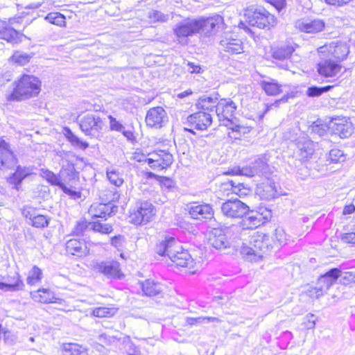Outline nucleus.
I'll return each instance as SVG.
<instances>
[{"mask_svg":"<svg viewBox=\"0 0 355 355\" xmlns=\"http://www.w3.org/2000/svg\"><path fill=\"white\" fill-rule=\"evenodd\" d=\"M65 131L66 137L72 146L81 150H85L88 148L89 144L87 141H83L78 138L71 131L69 128H66Z\"/></svg>","mask_w":355,"mask_h":355,"instance_id":"4c0bfd02","label":"nucleus"},{"mask_svg":"<svg viewBox=\"0 0 355 355\" xmlns=\"http://www.w3.org/2000/svg\"><path fill=\"white\" fill-rule=\"evenodd\" d=\"M311 132L323 136L327 132V126L324 124L318 123L317 121L314 122L310 127Z\"/></svg>","mask_w":355,"mask_h":355,"instance_id":"bf43d9fd","label":"nucleus"},{"mask_svg":"<svg viewBox=\"0 0 355 355\" xmlns=\"http://www.w3.org/2000/svg\"><path fill=\"white\" fill-rule=\"evenodd\" d=\"M187 207L189 214L193 219L207 221L214 218V210L210 204L193 202Z\"/></svg>","mask_w":355,"mask_h":355,"instance_id":"f8f14e48","label":"nucleus"},{"mask_svg":"<svg viewBox=\"0 0 355 355\" xmlns=\"http://www.w3.org/2000/svg\"><path fill=\"white\" fill-rule=\"evenodd\" d=\"M341 275V270L337 268H332L324 275H321L318 281L317 286L325 293L336 282Z\"/></svg>","mask_w":355,"mask_h":355,"instance_id":"bb28decb","label":"nucleus"},{"mask_svg":"<svg viewBox=\"0 0 355 355\" xmlns=\"http://www.w3.org/2000/svg\"><path fill=\"white\" fill-rule=\"evenodd\" d=\"M342 66L331 57L321 58L318 64V71L324 77H334L341 70Z\"/></svg>","mask_w":355,"mask_h":355,"instance_id":"f3484780","label":"nucleus"},{"mask_svg":"<svg viewBox=\"0 0 355 355\" xmlns=\"http://www.w3.org/2000/svg\"><path fill=\"white\" fill-rule=\"evenodd\" d=\"M293 51V46L289 45L282 46L273 51L272 56L276 60H286L290 58Z\"/></svg>","mask_w":355,"mask_h":355,"instance_id":"58836bf2","label":"nucleus"},{"mask_svg":"<svg viewBox=\"0 0 355 355\" xmlns=\"http://www.w3.org/2000/svg\"><path fill=\"white\" fill-rule=\"evenodd\" d=\"M224 125L232 130L234 135H230V137L235 139H239L242 135L248 134L250 131L249 127L238 124L234 121H227V123H224Z\"/></svg>","mask_w":355,"mask_h":355,"instance_id":"473e14b6","label":"nucleus"},{"mask_svg":"<svg viewBox=\"0 0 355 355\" xmlns=\"http://www.w3.org/2000/svg\"><path fill=\"white\" fill-rule=\"evenodd\" d=\"M287 234L282 227H277L275 232V239L279 242L280 245L284 244L287 241Z\"/></svg>","mask_w":355,"mask_h":355,"instance_id":"052dcab7","label":"nucleus"},{"mask_svg":"<svg viewBox=\"0 0 355 355\" xmlns=\"http://www.w3.org/2000/svg\"><path fill=\"white\" fill-rule=\"evenodd\" d=\"M12 92L7 96L8 101H21L35 96L40 92V81L33 76L24 75L13 83Z\"/></svg>","mask_w":355,"mask_h":355,"instance_id":"7ed1b4c3","label":"nucleus"},{"mask_svg":"<svg viewBox=\"0 0 355 355\" xmlns=\"http://www.w3.org/2000/svg\"><path fill=\"white\" fill-rule=\"evenodd\" d=\"M260 85L268 95L275 96L282 91V85L274 79L262 80Z\"/></svg>","mask_w":355,"mask_h":355,"instance_id":"f704fd0d","label":"nucleus"},{"mask_svg":"<svg viewBox=\"0 0 355 355\" xmlns=\"http://www.w3.org/2000/svg\"><path fill=\"white\" fill-rule=\"evenodd\" d=\"M340 279V282L343 284H348L351 282L354 281V276L350 272H343L341 271V275L338 277Z\"/></svg>","mask_w":355,"mask_h":355,"instance_id":"e2e57ef3","label":"nucleus"},{"mask_svg":"<svg viewBox=\"0 0 355 355\" xmlns=\"http://www.w3.org/2000/svg\"><path fill=\"white\" fill-rule=\"evenodd\" d=\"M245 16L248 24L259 28H270L276 24L275 16L263 8L248 9Z\"/></svg>","mask_w":355,"mask_h":355,"instance_id":"39448f33","label":"nucleus"},{"mask_svg":"<svg viewBox=\"0 0 355 355\" xmlns=\"http://www.w3.org/2000/svg\"><path fill=\"white\" fill-rule=\"evenodd\" d=\"M50 218L46 216L36 214L31 222L29 223L32 226L36 228H44L49 226Z\"/></svg>","mask_w":355,"mask_h":355,"instance_id":"a18cd8bd","label":"nucleus"},{"mask_svg":"<svg viewBox=\"0 0 355 355\" xmlns=\"http://www.w3.org/2000/svg\"><path fill=\"white\" fill-rule=\"evenodd\" d=\"M60 174L66 180L69 181L78 178V173L75 169L74 165L69 162H67L65 164H62Z\"/></svg>","mask_w":355,"mask_h":355,"instance_id":"e433bc0d","label":"nucleus"},{"mask_svg":"<svg viewBox=\"0 0 355 355\" xmlns=\"http://www.w3.org/2000/svg\"><path fill=\"white\" fill-rule=\"evenodd\" d=\"M107 177L110 182L116 187H121L123 183V175L115 169L107 170Z\"/></svg>","mask_w":355,"mask_h":355,"instance_id":"37998d69","label":"nucleus"},{"mask_svg":"<svg viewBox=\"0 0 355 355\" xmlns=\"http://www.w3.org/2000/svg\"><path fill=\"white\" fill-rule=\"evenodd\" d=\"M199 27L197 19L187 18L175 25L173 33L179 42H182L186 37L199 33Z\"/></svg>","mask_w":355,"mask_h":355,"instance_id":"9b49d317","label":"nucleus"},{"mask_svg":"<svg viewBox=\"0 0 355 355\" xmlns=\"http://www.w3.org/2000/svg\"><path fill=\"white\" fill-rule=\"evenodd\" d=\"M269 250V240L265 235L252 236L250 245L242 243L240 253L243 258L249 261H258Z\"/></svg>","mask_w":355,"mask_h":355,"instance_id":"20e7f679","label":"nucleus"},{"mask_svg":"<svg viewBox=\"0 0 355 355\" xmlns=\"http://www.w3.org/2000/svg\"><path fill=\"white\" fill-rule=\"evenodd\" d=\"M236 108V103L230 98H223L218 102L216 113L223 125L227 121L236 119L234 114Z\"/></svg>","mask_w":355,"mask_h":355,"instance_id":"2eb2a0df","label":"nucleus"},{"mask_svg":"<svg viewBox=\"0 0 355 355\" xmlns=\"http://www.w3.org/2000/svg\"><path fill=\"white\" fill-rule=\"evenodd\" d=\"M148 17L151 23L166 22L168 19V15H164L162 12L155 10L148 12Z\"/></svg>","mask_w":355,"mask_h":355,"instance_id":"8fccbe9b","label":"nucleus"},{"mask_svg":"<svg viewBox=\"0 0 355 355\" xmlns=\"http://www.w3.org/2000/svg\"><path fill=\"white\" fill-rule=\"evenodd\" d=\"M318 51L320 53H324L326 51H328L329 53V57H331V58H336L338 62L344 58L348 55L349 50L348 46L345 44L339 43L336 44L335 46L330 45L329 47L327 46H321L319 48Z\"/></svg>","mask_w":355,"mask_h":355,"instance_id":"b1692460","label":"nucleus"},{"mask_svg":"<svg viewBox=\"0 0 355 355\" xmlns=\"http://www.w3.org/2000/svg\"><path fill=\"white\" fill-rule=\"evenodd\" d=\"M78 122L82 132L90 137H96L104 125L102 119L96 113H87L80 117Z\"/></svg>","mask_w":355,"mask_h":355,"instance_id":"0eeeda50","label":"nucleus"},{"mask_svg":"<svg viewBox=\"0 0 355 355\" xmlns=\"http://www.w3.org/2000/svg\"><path fill=\"white\" fill-rule=\"evenodd\" d=\"M24 286V284L18 273H16L12 279H9L8 282L0 281V290L3 291H17L21 290Z\"/></svg>","mask_w":355,"mask_h":355,"instance_id":"2f4dec72","label":"nucleus"},{"mask_svg":"<svg viewBox=\"0 0 355 355\" xmlns=\"http://www.w3.org/2000/svg\"><path fill=\"white\" fill-rule=\"evenodd\" d=\"M100 198L105 203H111L112 202L117 200L119 195L116 188L112 189H105L100 192Z\"/></svg>","mask_w":355,"mask_h":355,"instance_id":"79ce46f5","label":"nucleus"},{"mask_svg":"<svg viewBox=\"0 0 355 355\" xmlns=\"http://www.w3.org/2000/svg\"><path fill=\"white\" fill-rule=\"evenodd\" d=\"M0 39L12 44L18 43L19 33L12 27L2 26H0Z\"/></svg>","mask_w":355,"mask_h":355,"instance_id":"c9c22d12","label":"nucleus"},{"mask_svg":"<svg viewBox=\"0 0 355 355\" xmlns=\"http://www.w3.org/2000/svg\"><path fill=\"white\" fill-rule=\"evenodd\" d=\"M3 339V341L8 345H12L15 343L16 337L12 332L3 328L0 324V340Z\"/></svg>","mask_w":355,"mask_h":355,"instance_id":"603ef678","label":"nucleus"},{"mask_svg":"<svg viewBox=\"0 0 355 355\" xmlns=\"http://www.w3.org/2000/svg\"><path fill=\"white\" fill-rule=\"evenodd\" d=\"M64 355H87V352L78 344L69 343L64 346Z\"/></svg>","mask_w":355,"mask_h":355,"instance_id":"c03bdc74","label":"nucleus"},{"mask_svg":"<svg viewBox=\"0 0 355 355\" xmlns=\"http://www.w3.org/2000/svg\"><path fill=\"white\" fill-rule=\"evenodd\" d=\"M147 126L153 128H160L168 122V118L165 110L160 106L150 108L146 115Z\"/></svg>","mask_w":355,"mask_h":355,"instance_id":"4468645a","label":"nucleus"},{"mask_svg":"<svg viewBox=\"0 0 355 355\" xmlns=\"http://www.w3.org/2000/svg\"><path fill=\"white\" fill-rule=\"evenodd\" d=\"M37 214V209L35 207H33L31 206H24L21 209V214L24 217H25L26 219H29L30 222H31L33 219V217Z\"/></svg>","mask_w":355,"mask_h":355,"instance_id":"4d7b16f0","label":"nucleus"},{"mask_svg":"<svg viewBox=\"0 0 355 355\" xmlns=\"http://www.w3.org/2000/svg\"><path fill=\"white\" fill-rule=\"evenodd\" d=\"M31 56L27 53L15 52L12 56V59L20 65H24L30 61Z\"/></svg>","mask_w":355,"mask_h":355,"instance_id":"6e6d98bb","label":"nucleus"},{"mask_svg":"<svg viewBox=\"0 0 355 355\" xmlns=\"http://www.w3.org/2000/svg\"><path fill=\"white\" fill-rule=\"evenodd\" d=\"M145 162L154 170H162L171 165L173 161V155L168 151L156 150L148 153Z\"/></svg>","mask_w":355,"mask_h":355,"instance_id":"1a4fd4ad","label":"nucleus"},{"mask_svg":"<svg viewBox=\"0 0 355 355\" xmlns=\"http://www.w3.org/2000/svg\"><path fill=\"white\" fill-rule=\"evenodd\" d=\"M155 206L148 201H138L130 215V222L136 225L145 224L155 215Z\"/></svg>","mask_w":355,"mask_h":355,"instance_id":"423d86ee","label":"nucleus"},{"mask_svg":"<svg viewBox=\"0 0 355 355\" xmlns=\"http://www.w3.org/2000/svg\"><path fill=\"white\" fill-rule=\"evenodd\" d=\"M268 168V164L264 157L258 158L248 166L239 168V174L252 177L254 175H261L266 173Z\"/></svg>","mask_w":355,"mask_h":355,"instance_id":"6ab92c4d","label":"nucleus"},{"mask_svg":"<svg viewBox=\"0 0 355 355\" xmlns=\"http://www.w3.org/2000/svg\"><path fill=\"white\" fill-rule=\"evenodd\" d=\"M33 298L35 301L48 304V303H58L61 305L65 304L63 299L56 297L54 293L50 289L40 288L37 292L31 293Z\"/></svg>","mask_w":355,"mask_h":355,"instance_id":"a878e982","label":"nucleus"},{"mask_svg":"<svg viewBox=\"0 0 355 355\" xmlns=\"http://www.w3.org/2000/svg\"><path fill=\"white\" fill-rule=\"evenodd\" d=\"M124 237L121 235L114 236L111 239V244L115 248H121L122 246Z\"/></svg>","mask_w":355,"mask_h":355,"instance_id":"774afa93","label":"nucleus"},{"mask_svg":"<svg viewBox=\"0 0 355 355\" xmlns=\"http://www.w3.org/2000/svg\"><path fill=\"white\" fill-rule=\"evenodd\" d=\"M221 49L230 54H239L243 51L241 40L234 37L232 34H225L220 41Z\"/></svg>","mask_w":355,"mask_h":355,"instance_id":"aec40b11","label":"nucleus"},{"mask_svg":"<svg viewBox=\"0 0 355 355\" xmlns=\"http://www.w3.org/2000/svg\"><path fill=\"white\" fill-rule=\"evenodd\" d=\"M114 208L112 203L94 202L90 206L88 214L93 218H106L114 212Z\"/></svg>","mask_w":355,"mask_h":355,"instance_id":"393cba45","label":"nucleus"},{"mask_svg":"<svg viewBox=\"0 0 355 355\" xmlns=\"http://www.w3.org/2000/svg\"><path fill=\"white\" fill-rule=\"evenodd\" d=\"M31 174V169L28 167L17 166L15 171L8 178V182L14 185L13 188L19 189L22 181Z\"/></svg>","mask_w":355,"mask_h":355,"instance_id":"c85d7f7f","label":"nucleus"},{"mask_svg":"<svg viewBox=\"0 0 355 355\" xmlns=\"http://www.w3.org/2000/svg\"><path fill=\"white\" fill-rule=\"evenodd\" d=\"M116 311L113 308L96 307L92 310V315L98 318L111 317L116 313Z\"/></svg>","mask_w":355,"mask_h":355,"instance_id":"09e8293b","label":"nucleus"},{"mask_svg":"<svg viewBox=\"0 0 355 355\" xmlns=\"http://www.w3.org/2000/svg\"><path fill=\"white\" fill-rule=\"evenodd\" d=\"M239 227L243 230L256 229L269 220L268 216H263L259 211L250 210L241 218Z\"/></svg>","mask_w":355,"mask_h":355,"instance_id":"dca6fc26","label":"nucleus"},{"mask_svg":"<svg viewBox=\"0 0 355 355\" xmlns=\"http://www.w3.org/2000/svg\"><path fill=\"white\" fill-rule=\"evenodd\" d=\"M141 287L144 293L147 296H154L162 291L163 286L152 279H146L141 283Z\"/></svg>","mask_w":355,"mask_h":355,"instance_id":"7c9ffc66","label":"nucleus"},{"mask_svg":"<svg viewBox=\"0 0 355 355\" xmlns=\"http://www.w3.org/2000/svg\"><path fill=\"white\" fill-rule=\"evenodd\" d=\"M42 177L45 178L50 184H51L52 185L58 186L60 188L61 187V185H62L63 183L60 180L59 176H58L54 173L47 169H42Z\"/></svg>","mask_w":355,"mask_h":355,"instance_id":"de8ad7c7","label":"nucleus"},{"mask_svg":"<svg viewBox=\"0 0 355 355\" xmlns=\"http://www.w3.org/2000/svg\"><path fill=\"white\" fill-rule=\"evenodd\" d=\"M60 189L63 191L64 193L70 196L73 199H78L80 198V192L68 188L67 186L64 185V183L62 184V185H61Z\"/></svg>","mask_w":355,"mask_h":355,"instance_id":"0e129e2a","label":"nucleus"},{"mask_svg":"<svg viewBox=\"0 0 355 355\" xmlns=\"http://www.w3.org/2000/svg\"><path fill=\"white\" fill-rule=\"evenodd\" d=\"M155 252L160 256H167L180 267H193V259L187 250H184L178 241L171 236L166 237L155 248Z\"/></svg>","mask_w":355,"mask_h":355,"instance_id":"f257e3e1","label":"nucleus"},{"mask_svg":"<svg viewBox=\"0 0 355 355\" xmlns=\"http://www.w3.org/2000/svg\"><path fill=\"white\" fill-rule=\"evenodd\" d=\"M94 269L96 272L103 274L110 279H121L123 276L120 269V263L117 261L98 262L94 265Z\"/></svg>","mask_w":355,"mask_h":355,"instance_id":"ddd939ff","label":"nucleus"},{"mask_svg":"<svg viewBox=\"0 0 355 355\" xmlns=\"http://www.w3.org/2000/svg\"><path fill=\"white\" fill-rule=\"evenodd\" d=\"M199 23V33L205 35H209L214 33L220 25L223 24V19L220 15H216L207 18L197 19Z\"/></svg>","mask_w":355,"mask_h":355,"instance_id":"412c9836","label":"nucleus"},{"mask_svg":"<svg viewBox=\"0 0 355 355\" xmlns=\"http://www.w3.org/2000/svg\"><path fill=\"white\" fill-rule=\"evenodd\" d=\"M42 278V272L37 266H34L28 272L26 279L27 284L31 286L39 283Z\"/></svg>","mask_w":355,"mask_h":355,"instance_id":"a19ab883","label":"nucleus"},{"mask_svg":"<svg viewBox=\"0 0 355 355\" xmlns=\"http://www.w3.org/2000/svg\"><path fill=\"white\" fill-rule=\"evenodd\" d=\"M324 28V23L320 19L302 22L300 28L302 31L308 33H315L322 31Z\"/></svg>","mask_w":355,"mask_h":355,"instance_id":"72a5a7b5","label":"nucleus"},{"mask_svg":"<svg viewBox=\"0 0 355 355\" xmlns=\"http://www.w3.org/2000/svg\"><path fill=\"white\" fill-rule=\"evenodd\" d=\"M89 228H90L89 223H87L85 220H80L77 222L73 230V233L76 236L84 235L85 232Z\"/></svg>","mask_w":355,"mask_h":355,"instance_id":"5fc2aeb1","label":"nucleus"},{"mask_svg":"<svg viewBox=\"0 0 355 355\" xmlns=\"http://www.w3.org/2000/svg\"><path fill=\"white\" fill-rule=\"evenodd\" d=\"M16 156L11 145L3 137H0V170L10 168L14 164Z\"/></svg>","mask_w":355,"mask_h":355,"instance_id":"a211bd4d","label":"nucleus"},{"mask_svg":"<svg viewBox=\"0 0 355 355\" xmlns=\"http://www.w3.org/2000/svg\"><path fill=\"white\" fill-rule=\"evenodd\" d=\"M295 144L297 149L295 154L300 159H308L314 153L313 141L305 137L298 138Z\"/></svg>","mask_w":355,"mask_h":355,"instance_id":"5701e85b","label":"nucleus"},{"mask_svg":"<svg viewBox=\"0 0 355 355\" xmlns=\"http://www.w3.org/2000/svg\"><path fill=\"white\" fill-rule=\"evenodd\" d=\"M212 123V117L209 112L199 111L189 115L184 122L187 125L184 130L194 133L193 130H205Z\"/></svg>","mask_w":355,"mask_h":355,"instance_id":"6e6552de","label":"nucleus"},{"mask_svg":"<svg viewBox=\"0 0 355 355\" xmlns=\"http://www.w3.org/2000/svg\"><path fill=\"white\" fill-rule=\"evenodd\" d=\"M340 238L345 243H355V232L343 234Z\"/></svg>","mask_w":355,"mask_h":355,"instance_id":"338daca9","label":"nucleus"},{"mask_svg":"<svg viewBox=\"0 0 355 355\" xmlns=\"http://www.w3.org/2000/svg\"><path fill=\"white\" fill-rule=\"evenodd\" d=\"M222 214L231 218H242L249 211V207L238 198L223 202L220 207Z\"/></svg>","mask_w":355,"mask_h":355,"instance_id":"9d476101","label":"nucleus"},{"mask_svg":"<svg viewBox=\"0 0 355 355\" xmlns=\"http://www.w3.org/2000/svg\"><path fill=\"white\" fill-rule=\"evenodd\" d=\"M324 293V292L318 286L310 288L307 291L308 295L312 298H318Z\"/></svg>","mask_w":355,"mask_h":355,"instance_id":"680f3d73","label":"nucleus"},{"mask_svg":"<svg viewBox=\"0 0 355 355\" xmlns=\"http://www.w3.org/2000/svg\"><path fill=\"white\" fill-rule=\"evenodd\" d=\"M331 128L333 132L340 138H347L353 132L352 123L344 119H336L335 121H332Z\"/></svg>","mask_w":355,"mask_h":355,"instance_id":"cd10ccee","label":"nucleus"},{"mask_svg":"<svg viewBox=\"0 0 355 355\" xmlns=\"http://www.w3.org/2000/svg\"><path fill=\"white\" fill-rule=\"evenodd\" d=\"M239 227L232 225L229 227L213 228L209 234V243L216 249L222 250L230 247L237 248Z\"/></svg>","mask_w":355,"mask_h":355,"instance_id":"f03ea898","label":"nucleus"},{"mask_svg":"<svg viewBox=\"0 0 355 355\" xmlns=\"http://www.w3.org/2000/svg\"><path fill=\"white\" fill-rule=\"evenodd\" d=\"M333 86L327 85L324 87L312 86L308 88L306 94L310 97H315L322 95L323 93L329 91Z\"/></svg>","mask_w":355,"mask_h":355,"instance_id":"3c124183","label":"nucleus"},{"mask_svg":"<svg viewBox=\"0 0 355 355\" xmlns=\"http://www.w3.org/2000/svg\"><path fill=\"white\" fill-rule=\"evenodd\" d=\"M108 118L110 119V130L119 132L123 131L124 125L120 121H117L116 119L112 115H109Z\"/></svg>","mask_w":355,"mask_h":355,"instance_id":"13d9d810","label":"nucleus"},{"mask_svg":"<svg viewBox=\"0 0 355 355\" xmlns=\"http://www.w3.org/2000/svg\"><path fill=\"white\" fill-rule=\"evenodd\" d=\"M329 157L331 162L334 163L341 162L345 159L343 151L338 148L331 149L329 152Z\"/></svg>","mask_w":355,"mask_h":355,"instance_id":"864d4df0","label":"nucleus"},{"mask_svg":"<svg viewBox=\"0 0 355 355\" xmlns=\"http://www.w3.org/2000/svg\"><path fill=\"white\" fill-rule=\"evenodd\" d=\"M186 322L188 325L193 326L205 323V316L198 318H187Z\"/></svg>","mask_w":355,"mask_h":355,"instance_id":"69168bd1","label":"nucleus"},{"mask_svg":"<svg viewBox=\"0 0 355 355\" xmlns=\"http://www.w3.org/2000/svg\"><path fill=\"white\" fill-rule=\"evenodd\" d=\"M68 254L78 257H83L89 254V248L83 239H72L66 243Z\"/></svg>","mask_w":355,"mask_h":355,"instance_id":"4be33fe9","label":"nucleus"},{"mask_svg":"<svg viewBox=\"0 0 355 355\" xmlns=\"http://www.w3.org/2000/svg\"><path fill=\"white\" fill-rule=\"evenodd\" d=\"M218 102L217 97L214 98L210 96L204 95L198 99L196 106L203 112H216Z\"/></svg>","mask_w":355,"mask_h":355,"instance_id":"c756f323","label":"nucleus"},{"mask_svg":"<svg viewBox=\"0 0 355 355\" xmlns=\"http://www.w3.org/2000/svg\"><path fill=\"white\" fill-rule=\"evenodd\" d=\"M90 229L96 232L108 234L113 231L112 226L106 223H103L100 220L89 223Z\"/></svg>","mask_w":355,"mask_h":355,"instance_id":"ea45409f","label":"nucleus"},{"mask_svg":"<svg viewBox=\"0 0 355 355\" xmlns=\"http://www.w3.org/2000/svg\"><path fill=\"white\" fill-rule=\"evenodd\" d=\"M45 20L48 22L59 26H63L65 25V17L60 12H50L46 17Z\"/></svg>","mask_w":355,"mask_h":355,"instance_id":"49530a36","label":"nucleus"}]
</instances>
